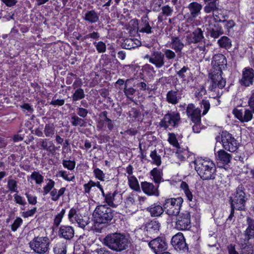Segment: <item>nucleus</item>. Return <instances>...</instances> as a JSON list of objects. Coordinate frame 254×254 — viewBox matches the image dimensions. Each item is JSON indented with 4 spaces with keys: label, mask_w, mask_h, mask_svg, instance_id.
<instances>
[{
    "label": "nucleus",
    "mask_w": 254,
    "mask_h": 254,
    "mask_svg": "<svg viewBox=\"0 0 254 254\" xmlns=\"http://www.w3.org/2000/svg\"><path fill=\"white\" fill-rule=\"evenodd\" d=\"M211 64L213 65L209 74L211 79L210 85L208 87V90L211 92H216V95H212L213 98H220L223 94V92L217 91V87L219 89H222L226 85V80L222 77V69L227 65L226 57L221 54L215 55L212 59Z\"/></svg>",
    "instance_id": "nucleus-1"
},
{
    "label": "nucleus",
    "mask_w": 254,
    "mask_h": 254,
    "mask_svg": "<svg viewBox=\"0 0 254 254\" xmlns=\"http://www.w3.org/2000/svg\"><path fill=\"white\" fill-rule=\"evenodd\" d=\"M114 215L115 211L106 205L97 206L93 214L95 231L101 233L102 229L111 223Z\"/></svg>",
    "instance_id": "nucleus-2"
},
{
    "label": "nucleus",
    "mask_w": 254,
    "mask_h": 254,
    "mask_svg": "<svg viewBox=\"0 0 254 254\" xmlns=\"http://www.w3.org/2000/svg\"><path fill=\"white\" fill-rule=\"evenodd\" d=\"M103 244L118 253L127 250L130 241L129 237L125 233L115 232L108 234L103 239Z\"/></svg>",
    "instance_id": "nucleus-3"
},
{
    "label": "nucleus",
    "mask_w": 254,
    "mask_h": 254,
    "mask_svg": "<svg viewBox=\"0 0 254 254\" xmlns=\"http://www.w3.org/2000/svg\"><path fill=\"white\" fill-rule=\"evenodd\" d=\"M195 169L203 180H214L216 174V168L211 161L198 160L194 162Z\"/></svg>",
    "instance_id": "nucleus-4"
},
{
    "label": "nucleus",
    "mask_w": 254,
    "mask_h": 254,
    "mask_svg": "<svg viewBox=\"0 0 254 254\" xmlns=\"http://www.w3.org/2000/svg\"><path fill=\"white\" fill-rule=\"evenodd\" d=\"M161 223L156 219L149 220L144 223L140 229V239L143 242L149 241L158 234Z\"/></svg>",
    "instance_id": "nucleus-5"
},
{
    "label": "nucleus",
    "mask_w": 254,
    "mask_h": 254,
    "mask_svg": "<svg viewBox=\"0 0 254 254\" xmlns=\"http://www.w3.org/2000/svg\"><path fill=\"white\" fill-rule=\"evenodd\" d=\"M246 189L242 184L239 185L230 197L231 206L236 210L243 211L246 208V202L248 198L245 192Z\"/></svg>",
    "instance_id": "nucleus-6"
},
{
    "label": "nucleus",
    "mask_w": 254,
    "mask_h": 254,
    "mask_svg": "<svg viewBox=\"0 0 254 254\" xmlns=\"http://www.w3.org/2000/svg\"><path fill=\"white\" fill-rule=\"evenodd\" d=\"M50 240L47 237H37L29 243L30 247L35 253L44 254L49 249Z\"/></svg>",
    "instance_id": "nucleus-7"
},
{
    "label": "nucleus",
    "mask_w": 254,
    "mask_h": 254,
    "mask_svg": "<svg viewBox=\"0 0 254 254\" xmlns=\"http://www.w3.org/2000/svg\"><path fill=\"white\" fill-rule=\"evenodd\" d=\"M183 202L181 197L166 199L163 204L165 212L169 215L176 216L180 213Z\"/></svg>",
    "instance_id": "nucleus-8"
},
{
    "label": "nucleus",
    "mask_w": 254,
    "mask_h": 254,
    "mask_svg": "<svg viewBox=\"0 0 254 254\" xmlns=\"http://www.w3.org/2000/svg\"><path fill=\"white\" fill-rule=\"evenodd\" d=\"M175 228L180 231L189 230L191 227L190 214L185 211L176 215Z\"/></svg>",
    "instance_id": "nucleus-9"
},
{
    "label": "nucleus",
    "mask_w": 254,
    "mask_h": 254,
    "mask_svg": "<svg viewBox=\"0 0 254 254\" xmlns=\"http://www.w3.org/2000/svg\"><path fill=\"white\" fill-rule=\"evenodd\" d=\"M221 140L223 148L231 152H234L238 148L239 144L232 135L227 131H223Z\"/></svg>",
    "instance_id": "nucleus-10"
},
{
    "label": "nucleus",
    "mask_w": 254,
    "mask_h": 254,
    "mask_svg": "<svg viewBox=\"0 0 254 254\" xmlns=\"http://www.w3.org/2000/svg\"><path fill=\"white\" fill-rule=\"evenodd\" d=\"M149 247L155 253V254H161L162 252L166 251L168 248V244L164 237H157L156 238L149 239Z\"/></svg>",
    "instance_id": "nucleus-11"
},
{
    "label": "nucleus",
    "mask_w": 254,
    "mask_h": 254,
    "mask_svg": "<svg viewBox=\"0 0 254 254\" xmlns=\"http://www.w3.org/2000/svg\"><path fill=\"white\" fill-rule=\"evenodd\" d=\"M180 119L179 113L169 112L165 115L164 118L161 120L160 126L165 128H168L169 126L176 127L178 126Z\"/></svg>",
    "instance_id": "nucleus-12"
},
{
    "label": "nucleus",
    "mask_w": 254,
    "mask_h": 254,
    "mask_svg": "<svg viewBox=\"0 0 254 254\" xmlns=\"http://www.w3.org/2000/svg\"><path fill=\"white\" fill-rule=\"evenodd\" d=\"M204 31L200 28L194 29L192 32L186 36V41L188 45L200 43L205 40Z\"/></svg>",
    "instance_id": "nucleus-13"
},
{
    "label": "nucleus",
    "mask_w": 254,
    "mask_h": 254,
    "mask_svg": "<svg viewBox=\"0 0 254 254\" xmlns=\"http://www.w3.org/2000/svg\"><path fill=\"white\" fill-rule=\"evenodd\" d=\"M171 244L177 250L188 252L189 248L186 243V240L183 234L179 232L174 235L171 239Z\"/></svg>",
    "instance_id": "nucleus-14"
},
{
    "label": "nucleus",
    "mask_w": 254,
    "mask_h": 254,
    "mask_svg": "<svg viewBox=\"0 0 254 254\" xmlns=\"http://www.w3.org/2000/svg\"><path fill=\"white\" fill-rule=\"evenodd\" d=\"M254 81V70L251 67H245L242 72V76L239 80L242 86L249 87L253 84Z\"/></svg>",
    "instance_id": "nucleus-15"
},
{
    "label": "nucleus",
    "mask_w": 254,
    "mask_h": 254,
    "mask_svg": "<svg viewBox=\"0 0 254 254\" xmlns=\"http://www.w3.org/2000/svg\"><path fill=\"white\" fill-rule=\"evenodd\" d=\"M153 22H150L147 14L143 15L141 19L140 24L138 28L139 32L150 34L153 33Z\"/></svg>",
    "instance_id": "nucleus-16"
},
{
    "label": "nucleus",
    "mask_w": 254,
    "mask_h": 254,
    "mask_svg": "<svg viewBox=\"0 0 254 254\" xmlns=\"http://www.w3.org/2000/svg\"><path fill=\"white\" fill-rule=\"evenodd\" d=\"M236 118L241 122H248L250 121L253 117V111L251 109H245L244 111L242 110L234 109L233 111Z\"/></svg>",
    "instance_id": "nucleus-17"
},
{
    "label": "nucleus",
    "mask_w": 254,
    "mask_h": 254,
    "mask_svg": "<svg viewBox=\"0 0 254 254\" xmlns=\"http://www.w3.org/2000/svg\"><path fill=\"white\" fill-rule=\"evenodd\" d=\"M224 34L221 24L218 23H211L207 28V36L213 39L218 38Z\"/></svg>",
    "instance_id": "nucleus-18"
},
{
    "label": "nucleus",
    "mask_w": 254,
    "mask_h": 254,
    "mask_svg": "<svg viewBox=\"0 0 254 254\" xmlns=\"http://www.w3.org/2000/svg\"><path fill=\"white\" fill-rule=\"evenodd\" d=\"M159 185L156 184L154 185L151 183L147 182H142L141 183V187L142 191L148 195H154L158 196L159 191L158 190Z\"/></svg>",
    "instance_id": "nucleus-19"
},
{
    "label": "nucleus",
    "mask_w": 254,
    "mask_h": 254,
    "mask_svg": "<svg viewBox=\"0 0 254 254\" xmlns=\"http://www.w3.org/2000/svg\"><path fill=\"white\" fill-rule=\"evenodd\" d=\"M246 223L248 227L244 232V242H248L250 239L254 238V219L248 216Z\"/></svg>",
    "instance_id": "nucleus-20"
},
{
    "label": "nucleus",
    "mask_w": 254,
    "mask_h": 254,
    "mask_svg": "<svg viewBox=\"0 0 254 254\" xmlns=\"http://www.w3.org/2000/svg\"><path fill=\"white\" fill-rule=\"evenodd\" d=\"M182 91L179 90H171L166 94V101L170 104L176 105L178 104L182 98Z\"/></svg>",
    "instance_id": "nucleus-21"
},
{
    "label": "nucleus",
    "mask_w": 254,
    "mask_h": 254,
    "mask_svg": "<svg viewBox=\"0 0 254 254\" xmlns=\"http://www.w3.org/2000/svg\"><path fill=\"white\" fill-rule=\"evenodd\" d=\"M186 113L192 122H198L201 119V111L196 108L193 104H189L187 108Z\"/></svg>",
    "instance_id": "nucleus-22"
},
{
    "label": "nucleus",
    "mask_w": 254,
    "mask_h": 254,
    "mask_svg": "<svg viewBox=\"0 0 254 254\" xmlns=\"http://www.w3.org/2000/svg\"><path fill=\"white\" fill-rule=\"evenodd\" d=\"M150 63L155 65L158 68H161L166 63L163 53L161 51H154L153 52V58L150 59Z\"/></svg>",
    "instance_id": "nucleus-23"
},
{
    "label": "nucleus",
    "mask_w": 254,
    "mask_h": 254,
    "mask_svg": "<svg viewBox=\"0 0 254 254\" xmlns=\"http://www.w3.org/2000/svg\"><path fill=\"white\" fill-rule=\"evenodd\" d=\"M74 230L71 226L62 225L58 232L60 237L64 238L66 240H70L74 236Z\"/></svg>",
    "instance_id": "nucleus-24"
},
{
    "label": "nucleus",
    "mask_w": 254,
    "mask_h": 254,
    "mask_svg": "<svg viewBox=\"0 0 254 254\" xmlns=\"http://www.w3.org/2000/svg\"><path fill=\"white\" fill-rule=\"evenodd\" d=\"M164 206H162L157 203H154L146 208V211L150 213L152 217L160 216L165 211Z\"/></svg>",
    "instance_id": "nucleus-25"
},
{
    "label": "nucleus",
    "mask_w": 254,
    "mask_h": 254,
    "mask_svg": "<svg viewBox=\"0 0 254 254\" xmlns=\"http://www.w3.org/2000/svg\"><path fill=\"white\" fill-rule=\"evenodd\" d=\"M38 144L40 146V148L46 150L47 151L53 154L56 150L57 147L52 141H49L47 138L40 139Z\"/></svg>",
    "instance_id": "nucleus-26"
},
{
    "label": "nucleus",
    "mask_w": 254,
    "mask_h": 254,
    "mask_svg": "<svg viewBox=\"0 0 254 254\" xmlns=\"http://www.w3.org/2000/svg\"><path fill=\"white\" fill-rule=\"evenodd\" d=\"M216 158L218 163L223 165H228L232 159V155L225 150L221 149L216 154Z\"/></svg>",
    "instance_id": "nucleus-27"
},
{
    "label": "nucleus",
    "mask_w": 254,
    "mask_h": 254,
    "mask_svg": "<svg viewBox=\"0 0 254 254\" xmlns=\"http://www.w3.org/2000/svg\"><path fill=\"white\" fill-rule=\"evenodd\" d=\"M83 19L89 23H95L99 20V14L94 9L87 10L83 16Z\"/></svg>",
    "instance_id": "nucleus-28"
},
{
    "label": "nucleus",
    "mask_w": 254,
    "mask_h": 254,
    "mask_svg": "<svg viewBox=\"0 0 254 254\" xmlns=\"http://www.w3.org/2000/svg\"><path fill=\"white\" fill-rule=\"evenodd\" d=\"M187 7L189 9L190 17L195 18L200 14L202 5L197 2H192Z\"/></svg>",
    "instance_id": "nucleus-29"
},
{
    "label": "nucleus",
    "mask_w": 254,
    "mask_h": 254,
    "mask_svg": "<svg viewBox=\"0 0 254 254\" xmlns=\"http://www.w3.org/2000/svg\"><path fill=\"white\" fill-rule=\"evenodd\" d=\"M162 53L166 64H167L166 66V67H168L172 64L173 62L177 57L176 52L170 49H165L163 51Z\"/></svg>",
    "instance_id": "nucleus-30"
},
{
    "label": "nucleus",
    "mask_w": 254,
    "mask_h": 254,
    "mask_svg": "<svg viewBox=\"0 0 254 254\" xmlns=\"http://www.w3.org/2000/svg\"><path fill=\"white\" fill-rule=\"evenodd\" d=\"M171 45L172 49H173L176 53H181L185 45L179 37L172 36Z\"/></svg>",
    "instance_id": "nucleus-31"
},
{
    "label": "nucleus",
    "mask_w": 254,
    "mask_h": 254,
    "mask_svg": "<svg viewBox=\"0 0 254 254\" xmlns=\"http://www.w3.org/2000/svg\"><path fill=\"white\" fill-rule=\"evenodd\" d=\"M141 45L140 42L136 39H126L122 44V47L124 49L131 50L138 47Z\"/></svg>",
    "instance_id": "nucleus-32"
},
{
    "label": "nucleus",
    "mask_w": 254,
    "mask_h": 254,
    "mask_svg": "<svg viewBox=\"0 0 254 254\" xmlns=\"http://www.w3.org/2000/svg\"><path fill=\"white\" fill-rule=\"evenodd\" d=\"M244 238H241L239 243L241 248V254H253L254 253L253 246L248 244L249 242H244Z\"/></svg>",
    "instance_id": "nucleus-33"
},
{
    "label": "nucleus",
    "mask_w": 254,
    "mask_h": 254,
    "mask_svg": "<svg viewBox=\"0 0 254 254\" xmlns=\"http://www.w3.org/2000/svg\"><path fill=\"white\" fill-rule=\"evenodd\" d=\"M150 175L153 177L154 182L156 184H158L163 180V172L161 170L157 168H153L150 172Z\"/></svg>",
    "instance_id": "nucleus-34"
},
{
    "label": "nucleus",
    "mask_w": 254,
    "mask_h": 254,
    "mask_svg": "<svg viewBox=\"0 0 254 254\" xmlns=\"http://www.w3.org/2000/svg\"><path fill=\"white\" fill-rule=\"evenodd\" d=\"M86 123V120H84V118H82L75 114L71 116V124L73 127H85Z\"/></svg>",
    "instance_id": "nucleus-35"
},
{
    "label": "nucleus",
    "mask_w": 254,
    "mask_h": 254,
    "mask_svg": "<svg viewBox=\"0 0 254 254\" xmlns=\"http://www.w3.org/2000/svg\"><path fill=\"white\" fill-rule=\"evenodd\" d=\"M129 81L128 79H127L125 84V87L124 88V92L127 97L131 101H134V97L136 93V89L132 87H127V82Z\"/></svg>",
    "instance_id": "nucleus-36"
},
{
    "label": "nucleus",
    "mask_w": 254,
    "mask_h": 254,
    "mask_svg": "<svg viewBox=\"0 0 254 254\" xmlns=\"http://www.w3.org/2000/svg\"><path fill=\"white\" fill-rule=\"evenodd\" d=\"M108 112L106 111L102 112L99 115V117L102 119L104 124L106 123V125L109 131L113 130L114 127L113 122L107 117Z\"/></svg>",
    "instance_id": "nucleus-37"
},
{
    "label": "nucleus",
    "mask_w": 254,
    "mask_h": 254,
    "mask_svg": "<svg viewBox=\"0 0 254 254\" xmlns=\"http://www.w3.org/2000/svg\"><path fill=\"white\" fill-rule=\"evenodd\" d=\"M56 132L55 125L53 123L46 124L44 128V133L47 137H53Z\"/></svg>",
    "instance_id": "nucleus-38"
},
{
    "label": "nucleus",
    "mask_w": 254,
    "mask_h": 254,
    "mask_svg": "<svg viewBox=\"0 0 254 254\" xmlns=\"http://www.w3.org/2000/svg\"><path fill=\"white\" fill-rule=\"evenodd\" d=\"M218 0H211L210 1H205L207 2L204 8V11L206 13H210L211 12H214L215 10H218L217 5Z\"/></svg>",
    "instance_id": "nucleus-39"
},
{
    "label": "nucleus",
    "mask_w": 254,
    "mask_h": 254,
    "mask_svg": "<svg viewBox=\"0 0 254 254\" xmlns=\"http://www.w3.org/2000/svg\"><path fill=\"white\" fill-rule=\"evenodd\" d=\"M231 39L225 36L221 37L217 41V43L220 47L225 49H229L231 47Z\"/></svg>",
    "instance_id": "nucleus-40"
},
{
    "label": "nucleus",
    "mask_w": 254,
    "mask_h": 254,
    "mask_svg": "<svg viewBox=\"0 0 254 254\" xmlns=\"http://www.w3.org/2000/svg\"><path fill=\"white\" fill-rule=\"evenodd\" d=\"M85 96L84 90L81 88L75 89L71 96L73 102H76L83 99Z\"/></svg>",
    "instance_id": "nucleus-41"
},
{
    "label": "nucleus",
    "mask_w": 254,
    "mask_h": 254,
    "mask_svg": "<svg viewBox=\"0 0 254 254\" xmlns=\"http://www.w3.org/2000/svg\"><path fill=\"white\" fill-rule=\"evenodd\" d=\"M180 188L183 190L188 199L190 201H192L193 199V195L189 189L188 184L186 182L183 181L181 184Z\"/></svg>",
    "instance_id": "nucleus-42"
},
{
    "label": "nucleus",
    "mask_w": 254,
    "mask_h": 254,
    "mask_svg": "<svg viewBox=\"0 0 254 254\" xmlns=\"http://www.w3.org/2000/svg\"><path fill=\"white\" fill-rule=\"evenodd\" d=\"M129 187L136 191L140 190V187L136 178L134 176L127 177Z\"/></svg>",
    "instance_id": "nucleus-43"
},
{
    "label": "nucleus",
    "mask_w": 254,
    "mask_h": 254,
    "mask_svg": "<svg viewBox=\"0 0 254 254\" xmlns=\"http://www.w3.org/2000/svg\"><path fill=\"white\" fill-rule=\"evenodd\" d=\"M53 251L54 254H66V248L64 243L59 242L55 245Z\"/></svg>",
    "instance_id": "nucleus-44"
},
{
    "label": "nucleus",
    "mask_w": 254,
    "mask_h": 254,
    "mask_svg": "<svg viewBox=\"0 0 254 254\" xmlns=\"http://www.w3.org/2000/svg\"><path fill=\"white\" fill-rule=\"evenodd\" d=\"M150 157L152 160V164L157 166L161 165L162 163L161 156L157 153L155 149L151 152Z\"/></svg>",
    "instance_id": "nucleus-45"
},
{
    "label": "nucleus",
    "mask_w": 254,
    "mask_h": 254,
    "mask_svg": "<svg viewBox=\"0 0 254 254\" xmlns=\"http://www.w3.org/2000/svg\"><path fill=\"white\" fill-rule=\"evenodd\" d=\"M117 192L115 191L113 193L109 192L106 194V197L104 198L105 202L108 205L113 207H116L117 205L114 203L115 196Z\"/></svg>",
    "instance_id": "nucleus-46"
},
{
    "label": "nucleus",
    "mask_w": 254,
    "mask_h": 254,
    "mask_svg": "<svg viewBox=\"0 0 254 254\" xmlns=\"http://www.w3.org/2000/svg\"><path fill=\"white\" fill-rule=\"evenodd\" d=\"M30 178L34 180L36 184H41L44 180V177L39 172L34 171L32 173Z\"/></svg>",
    "instance_id": "nucleus-47"
},
{
    "label": "nucleus",
    "mask_w": 254,
    "mask_h": 254,
    "mask_svg": "<svg viewBox=\"0 0 254 254\" xmlns=\"http://www.w3.org/2000/svg\"><path fill=\"white\" fill-rule=\"evenodd\" d=\"M216 12L218 13V10H215L214 12L213 13L214 23H218L221 24L225 19H227L228 16L222 14L216 15Z\"/></svg>",
    "instance_id": "nucleus-48"
},
{
    "label": "nucleus",
    "mask_w": 254,
    "mask_h": 254,
    "mask_svg": "<svg viewBox=\"0 0 254 254\" xmlns=\"http://www.w3.org/2000/svg\"><path fill=\"white\" fill-rule=\"evenodd\" d=\"M55 184V182L53 180L50 179L47 184L43 188V194L45 195L50 192L51 191L54 189Z\"/></svg>",
    "instance_id": "nucleus-49"
},
{
    "label": "nucleus",
    "mask_w": 254,
    "mask_h": 254,
    "mask_svg": "<svg viewBox=\"0 0 254 254\" xmlns=\"http://www.w3.org/2000/svg\"><path fill=\"white\" fill-rule=\"evenodd\" d=\"M62 164L65 168L70 171L73 170L75 168L76 165L75 161L70 160H67L65 159H64L62 161Z\"/></svg>",
    "instance_id": "nucleus-50"
},
{
    "label": "nucleus",
    "mask_w": 254,
    "mask_h": 254,
    "mask_svg": "<svg viewBox=\"0 0 254 254\" xmlns=\"http://www.w3.org/2000/svg\"><path fill=\"white\" fill-rule=\"evenodd\" d=\"M95 177L99 181H104L105 178V173L98 168H95L93 170Z\"/></svg>",
    "instance_id": "nucleus-51"
},
{
    "label": "nucleus",
    "mask_w": 254,
    "mask_h": 254,
    "mask_svg": "<svg viewBox=\"0 0 254 254\" xmlns=\"http://www.w3.org/2000/svg\"><path fill=\"white\" fill-rule=\"evenodd\" d=\"M161 13L163 14L165 16H170L172 15L174 9L173 7H171L168 5H166L161 7Z\"/></svg>",
    "instance_id": "nucleus-52"
},
{
    "label": "nucleus",
    "mask_w": 254,
    "mask_h": 254,
    "mask_svg": "<svg viewBox=\"0 0 254 254\" xmlns=\"http://www.w3.org/2000/svg\"><path fill=\"white\" fill-rule=\"evenodd\" d=\"M93 45L96 48L97 51L98 53H104L106 51V46L105 44L102 42L100 41L98 42H93Z\"/></svg>",
    "instance_id": "nucleus-53"
},
{
    "label": "nucleus",
    "mask_w": 254,
    "mask_h": 254,
    "mask_svg": "<svg viewBox=\"0 0 254 254\" xmlns=\"http://www.w3.org/2000/svg\"><path fill=\"white\" fill-rule=\"evenodd\" d=\"M7 187L10 191L18 192L17 182L14 180L10 179L8 181Z\"/></svg>",
    "instance_id": "nucleus-54"
},
{
    "label": "nucleus",
    "mask_w": 254,
    "mask_h": 254,
    "mask_svg": "<svg viewBox=\"0 0 254 254\" xmlns=\"http://www.w3.org/2000/svg\"><path fill=\"white\" fill-rule=\"evenodd\" d=\"M65 213V210L64 209H63L61 211L55 216L54 222L55 226L57 227L59 226Z\"/></svg>",
    "instance_id": "nucleus-55"
},
{
    "label": "nucleus",
    "mask_w": 254,
    "mask_h": 254,
    "mask_svg": "<svg viewBox=\"0 0 254 254\" xmlns=\"http://www.w3.org/2000/svg\"><path fill=\"white\" fill-rule=\"evenodd\" d=\"M100 38V34L97 32H93L92 33H89L81 38V41H84L88 39L91 38L93 40H98Z\"/></svg>",
    "instance_id": "nucleus-56"
},
{
    "label": "nucleus",
    "mask_w": 254,
    "mask_h": 254,
    "mask_svg": "<svg viewBox=\"0 0 254 254\" xmlns=\"http://www.w3.org/2000/svg\"><path fill=\"white\" fill-rule=\"evenodd\" d=\"M23 223V220L20 217H17L11 225V229L13 232L16 231Z\"/></svg>",
    "instance_id": "nucleus-57"
},
{
    "label": "nucleus",
    "mask_w": 254,
    "mask_h": 254,
    "mask_svg": "<svg viewBox=\"0 0 254 254\" xmlns=\"http://www.w3.org/2000/svg\"><path fill=\"white\" fill-rule=\"evenodd\" d=\"M189 70V68L188 66H184L180 70L177 71V75L183 80H186V75L185 73Z\"/></svg>",
    "instance_id": "nucleus-58"
},
{
    "label": "nucleus",
    "mask_w": 254,
    "mask_h": 254,
    "mask_svg": "<svg viewBox=\"0 0 254 254\" xmlns=\"http://www.w3.org/2000/svg\"><path fill=\"white\" fill-rule=\"evenodd\" d=\"M76 112L77 116L82 118H85L88 114V110L83 107H78Z\"/></svg>",
    "instance_id": "nucleus-59"
},
{
    "label": "nucleus",
    "mask_w": 254,
    "mask_h": 254,
    "mask_svg": "<svg viewBox=\"0 0 254 254\" xmlns=\"http://www.w3.org/2000/svg\"><path fill=\"white\" fill-rule=\"evenodd\" d=\"M125 203L127 207H131L134 206L135 205L134 195L133 194L129 195L127 198Z\"/></svg>",
    "instance_id": "nucleus-60"
},
{
    "label": "nucleus",
    "mask_w": 254,
    "mask_h": 254,
    "mask_svg": "<svg viewBox=\"0 0 254 254\" xmlns=\"http://www.w3.org/2000/svg\"><path fill=\"white\" fill-rule=\"evenodd\" d=\"M14 201L21 206H24L26 204V202L25 201L24 198L20 195H18L17 193H15L13 195Z\"/></svg>",
    "instance_id": "nucleus-61"
},
{
    "label": "nucleus",
    "mask_w": 254,
    "mask_h": 254,
    "mask_svg": "<svg viewBox=\"0 0 254 254\" xmlns=\"http://www.w3.org/2000/svg\"><path fill=\"white\" fill-rule=\"evenodd\" d=\"M78 217L76 210L73 208H71L68 213V219L70 221L73 222Z\"/></svg>",
    "instance_id": "nucleus-62"
},
{
    "label": "nucleus",
    "mask_w": 254,
    "mask_h": 254,
    "mask_svg": "<svg viewBox=\"0 0 254 254\" xmlns=\"http://www.w3.org/2000/svg\"><path fill=\"white\" fill-rule=\"evenodd\" d=\"M93 187L92 180H90L87 183L83 185L84 194L90 195L91 190Z\"/></svg>",
    "instance_id": "nucleus-63"
},
{
    "label": "nucleus",
    "mask_w": 254,
    "mask_h": 254,
    "mask_svg": "<svg viewBox=\"0 0 254 254\" xmlns=\"http://www.w3.org/2000/svg\"><path fill=\"white\" fill-rule=\"evenodd\" d=\"M140 116V112L139 110L132 108L130 111H129L128 116L130 118L136 119Z\"/></svg>",
    "instance_id": "nucleus-64"
}]
</instances>
